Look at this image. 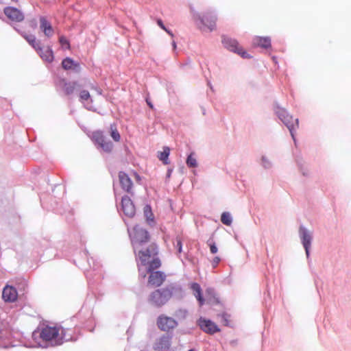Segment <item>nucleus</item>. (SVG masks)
<instances>
[{
	"instance_id": "1",
	"label": "nucleus",
	"mask_w": 351,
	"mask_h": 351,
	"mask_svg": "<svg viewBox=\"0 0 351 351\" xmlns=\"http://www.w3.org/2000/svg\"><path fill=\"white\" fill-rule=\"evenodd\" d=\"M69 329H64L61 326H46L41 328L40 332V339L51 346H59L64 341H69L72 336L69 333Z\"/></svg>"
},
{
	"instance_id": "2",
	"label": "nucleus",
	"mask_w": 351,
	"mask_h": 351,
	"mask_svg": "<svg viewBox=\"0 0 351 351\" xmlns=\"http://www.w3.org/2000/svg\"><path fill=\"white\" fill-rule=\"evenodd\" d=\"M173 295V287L158 289L152 291L148 298L149 303L156 307L165 305Z\"/></svg>"
},
{
	"instance_id": "3",
	"label": "nucleus",
	"mask_w": 351,
	"mask_h": 351,
	"mask_svg": "<svg viewBox=\"0 0 351 351\" xmlns=\"http://www.w3.org/2000/svg\"><path fill=\"white\" fill-rule=\"evenodd\" d=\"M216 16L211 12H206L197 15L196 22L203 32H212L216 29Z\"/></svg>"
},
{
	"instance_id": "4",
	"label": "nucleus",
	"mask_w": 351,
	"mask_h": 351,
	"mask_svg": "<svg viewBox=\"0 0 351 351\" xmlns=\"http://www.w3.org/2000/svg\"><path fill=\"white\" fill-rule=\"evenodd\" d=\"M130 237L132 245L134 249L136 247L148 242L149 240V234L148 232L139 226H135L133 228L132 230L130 233Z\"/></svg>"
},
{
	"instance_id": "5",
	"label": "nucleus",
	"mask_w": 351,
	"mask_h": 351,
	"mask_svg": "<svg viewBox=\"0 0 351 351\" xmlns=\"http://www.w3.org/2000/svg\"><path fill=\"white\" fill-rule=\"evenodd\" d=\"M156 324L160 330L168 332L175 328L178 326V322L171 317L160 315L157 318Z\"/></svg>"
},
{
	"instance_id": "6",
	"label": "nucleus",
	"mask_w": 351,
	"mask_h": 351,
	"mask_svg": "<svg viewBox=\"0 0 351 351\" xmlns=\"http://www.w3.org/2000/svg\"><path fill=\"white\" fill-rule=\"evenodd\" d=\"M223 43L228 49L239 54L242 58H251V56L248 54L241 46L239 45V43L236 40L225 38L223 40Z\"/></svg>"
},
{
	"instance_id": "7",
	"label": "nucleus",
	"mask_w": 351,
	"mask_h": 351,
	"mask_svg": "<svg viewBox=\"0 0 351 351\" xmlns=\"http://www.w3.org/2000/svg\"><path fill=\"white\" fill-rule=\"evenodd\" d=\"M93 141L106 152L110 153L113 149V145L110 141H106V137L101 131H95L92 134Z\"/></svg>"
},
{
	"instance_id": "8",
	"label": "nucleus",
	"mask_w": 351,
	"mask_h": 351,
	"mask_svg": "<svg viewBox=\"0 0 351 351\" xmlns=\"http://www.w3.org/2000/svg\"><path fill=\"white\" fill-rule=\"evenodd\" d=\"M278 114L279 118L282 120V121L288 128L293 138L294 139L293 130L295 128H298V119H293L291 115H289L285 110H281V111L278 112Z\"/></svg>"
},
{
	"instance_id": "9",
	"label": "nucleus",
	"mask_w": 351,
	"mask_h": 351,
	"mask_svg": "<svg viewBox=\"0 0 351 351\" xmlns=\"http://www.w3.org/2000/svg\"><path fill=\"white\" fill-rule=\"evenodd\" d=\"M158 254L157 246L152 243L145 250H141L138 253V258L142 265H146L149 259Z\"/></svg>"
},
{
	"instance_id": "10",
	"label": "nucleus",
	"mask_w": 351,
	"mask_h": 351,
	"mask_svg": "<svg viewBox=\"0 0 351 351\" xmlns=\"http://www.w3.org/2000/svg\"><path fill=\"white\" fill-rule=\"evenodd\" d=\"M199 328L205 332L213 335L220 331L217 325L210 319L200 317L197 321Z\"/></svg>"
},
{
	"instance_id": "11",
	"label": "nucleus",
	"mask_w": 351,
	"mask_h": 351,
	"mask_svg": "<svg viewBox=\"0 0 351 351\" xmlns=\"http://www.w3.org/2000/svg\"><path fill=\"white\" fill-rule=\"evenodd\" d=\"M5 15L11 21L15 22H22L25 16L23 13L16 8L9 6L4 8Z\"/></svg>"
},
{
	"instance_id": "12",
	"label": "nucleus",
	"mask_w": 351,
	"mask_h": 351,
	"mask_svg": "<svg viewBox=\"0 0 351 351\" xmlns=\"http://www.w3.org/2000/svg\"><path fill=\"white\" fill-rule=\"evenodd\" d=\"M121 209L123 213L129 217H134L136 213V208L132 199L127 195L123 196L121 199Z\"/></svg>"
},
{
	"instance_id": "13",
	"label": "nucleus",
	"mask_w": 351,
	"mask_h": 351,
	"mask_svg": "<svg viewBox=\"0 0 351 351\" xmlns=\"http://www.w3.org/2000/svg\"><path fill=\"white\" fill-rule=\"evenodd\" d=\"M150 275L148 278V285L154 287H158L162 285L166 279V276L164 273L156 271L149 272Z\"/></svg>"
},
{
	"instance_id": "14",
	"label": "nucleus",
	"mask_w": 351,
	"mask_h": 351,
	"mask_svg": "<svg viewBox=\"0 0 351 351\" xmlns=\"http://www.w3.org/2000/svg\"><path fill=\"white\" fill-rule=\"evenodd\" d=\"M118 176L122 189L128 193H132L133 183L129 176L123 171H120Z\"/></svg>"
},
{
	"instance_id": "15",
	"label": "nucleus",
	"mask_w": 351,
	"mask_h": 351,
	"mask_svg": "<svg viewBox=\"0 0 351 351\" xmlns=\"http://www.w3.org/2000/svg\"><path fill=\"white\" fill-rule=\"evenodd\" d=\"M40 28L47 38H51L54 34V29L45 16H40L39 19Z\"/></svg>"
},
{
	"instance_id": "16",
	"label": "nucleus",
	"mask_w": 351,
	"mask_h": 351,
	"mask_svg": "<svg viewBox=\"0 0 351 351\" xmlns=\"http://www.w3.org/2000/svg\"><path fill=\"white\" fill-rule=\"evenodd\" d=\"M2 297L5 302H12L16 300L18 293L14 287L6 286L3 290Z\"/></svg>"
},
{
	"instance_id": "17",
	"label": "nucleus",
	"mask_w": 351,
	"mask_h": 351,
	"mask_svg": "<svg viewBox=\"0 0 351 351\" xmlns=\"http://www.w3.org/2000/svg\"><path fill=\"white\" fill-rule=\"evenodd\" d=\"M300 234L302 239V244L306 251L307 256L309 255V248L311 244V234L304 228H300Z\"/></svg>"
},
{
	"instance_id": "18",
	"label": "nucleus",
	"mask_w": 351,
	"mask_h": 351,
	"mask_svg": "<svg viewBox=\"0 0 351 351\" xmlns=\"http://www.w3.org/2000/svg\"><path fill=\"white\" fill-rule=\"evenodd\" d=\"M170 338L167 336H163L160 338L154 345V350H168L170 348Z\"/></svg>"
},
{
	"instance_id": "19",
	"label": "nucleus",
	"mask_w": 351,
	"mask_h": 351,
	"mask_svg": "<svg viewBox=\"0 0 351 351\" xmlns=\"http://www.w3.org/2000/svg\"><path fill=\"white\" fill-rule=\"evenodd\" d=\"M253 45L268 49L271 47V40L269 37L256 36L253 39Z\"/></svg>"
},
{
	"instance_id": "20",
	"label": "nucleus",
	"mask_w": 351,
	"mask_h": 351,
	"mask_svg": "<svg viewBox=\"0 0 351 351\" xmlns=\"http://www.w3.org/2000/svg\"><path fill=\"white\" fill-rule=\"evenodd\" d=\"M40 58L48 62H51L53 60V53L51 48L47 47V48H43L40 47V49H38V51H36Z\"/></svg>"
},
{
	"instance_id": "21",
	"label": "nucleus",
	"mask_w": 351,
	"mask_h": 351,
	"mask_svg": "<svg viewBox=\"0 0 351 351\" xmlns=\"http://www.w3.org/2000/svg\"><path fill=\"white\" fill-rule=\"evenodd\" d=\"M62 66L64 70H79L80 64L71 58H66L62 61Z\"/></svg>"
},
{
	"instance_id": "22",
	"label": "nucleus",
	"mask_w": 351,
	"mask_h": 351,
	"mask_svg": "<svg viewBox=\"0 0 351 351\" xmlns=\"http://www.w3.org/2000/svg\"><path fill=\"white\" fill-rule=\"evenodd\" d=\"M80 85L75 81L74 82H63L62 85V90L64 94L66 95H70L73 94L77 88H78Z\"/></svg>"
},
{
	"instance_id": "23",
	"label": "nucleus",
	"mask_w": 351,
	"mask_h": 351,
	"mask_svg": "<svg viewBox=\"0 0 351 351\" xmlns=\"http://www.w3.org/2000/svg\"><path fill=\"white\" fill-rule=\"evenodd\" d=\"M191 289L194 291V295L199 301V305L202 306L204 302V300L202 295V289L199 284L194 282L191 286Z\"/></svg>"
},
{
	"instance_id": "24",
	"label": "nucleus",
	"mask_w": 351,
	"mask_h": 351,
	"mask_svg": "<svg viewBox=\"0 0 351 351\" xmlns=\"http://www.w3.org/2000/svg\"><path fill=\"white\" fill-rule=\"evenodd\" d=\"M170 154V149L168 147H164L163 151L158 153V158L162 161L165 165L169 164V156Z\"/></svg>"
},
{
	"instance_id": "25",
	"label": "nucleus",
	"mask_w": 351,
	"mask_h": 351,
	"mask_svg": "<svg viewBox=\"0 0 351 351\" xmlns=\"http://www.w3.org/2000/svg\"><path fill=\"white\" fill-rule=\"evenodd\" d=\"M25 39L28 43L34 48L36 51L40 49V43L36 40L35 36L34 35H25L24 36Z\"/></svg>"
},
{
	"instance_id": "26",
	"label": "nucleus",
	"mask_w": 351,
	"mask_h": 351,
	"mask_svg": "<svg viewBox=\"0 0 351 351\" xmlns=\"http://www.w3.org/2000/svg\"><path fill=\"white\" fill-rule=\"evenodd\" d=\"M147 271L152 272L155 269H158L161 266V263L159 258H154L151 262L148 263Z\"/></svg>"
},
{
	"instance_id": "27",
	"label": "nucleus",
	"mask_w": 351,
	"mask_h": 351,
	"mask_svg": "<svg viewBox=\"0 0 351 351\" xmlns=\"http://www.w3.org/2000/svg\"><path fill=\"white\" fill-rule=\"evenodd\" d=\"M110 136L115 142L120 141L121 136L117 130V125L115 124H111L110 127Z\"/></svg>"
},
{
	"instance_id": "28",
	"label": "nucleus",
	"mask_w": 351,
	"mask_h": 351,
	"mask_svg": "<svg viewBox=\"0 0 351 351\" xmlns=\"http://www.w3.org/2000/svg\"><path fill=\"white\" fill-rule=\"evenodd\" d=\"M144 215L147 219L148 223L154 222V215L152 212L151 206L149 205H146L143 208Z\"/></svg>"
},
{
	"instance_id": "29",
	"label": "nucleus",
	"mask_w": 351,
	"mask_h": 351,
	"mask_svg": "<svg viewBox=\"0 0 351 351\" xmlns=\"http://www.w3.org/2000/svg\"><path fill=\"white\" fill-rule=\"evenodd\" d=\"M221 221L224 225L230 226L232 221L230 214L228 212L223 213L221 216Z\"/></svg>"
},
{
	"instance_id": "30",
	"label": "nucleus",
	"mask_w": 351,
	"mask_h": 351,
	"mask_svg": "<svg viewBox=\"0 0 351 351\" xmlns=\"http://www.w3.org/2000/svg\"><path fill=\"white\" fill-rule=\"evenodd\" d=\"M186 165L189 167H196L197 165V160L193 156V154H191L186 159Z\"/></svg>"
},
{
	"instance_id": "31",
	"label": "nucleus",
	"mask_w": 351,
	"mask_h": 351,
	"mask_svg": "<svg viewBox=\"0 0 351 351\" xmlns=\"http://www.w3.org/2000/svg\"><path fill=\"white\" fill-rule=\"evenodd\" d=\"M219 316L221 317V322L223 323V324L226 326H230V315H228V313H223L222 314L219 315Z\"/></svg>"
},
{
	"instance_id": "32",
	"label": "nucleus",
	"mask_w": 351,
	"mask_h": 351,
	"mask_svg": "<svg viewBox=\"0 0 351 351\" xmlns=\"http://www.w3.org/2000/svg\"><path fill=\"white\" fill-rule=\"evenodd\" d=\"M79 97L81 101H87L90 98V95L88 90H82L79 93Z\"/></svg>"
},
{
	"instance_id": "33",
	"label": "nucleus",
	"mask_w": 351,
	"mask_h": 351,
	"mask_svg": "<svg viewBox=\"0 0 351 351\" xmlns=\"http://www.w3.org/2000/svg\"><path fill=\"white\" fill-rule=\"evenodd\" d=\"M187 311L184 309H178L174 313V316L178 319H184L186 317Z\"/></svg>"
},
{
	"instance_id": "34",
	"label": "nucleus",
	"mask_w": 351,
	"mask_h": 351,
	"mask_svg": "<svg viewBox=\"0 0 351 351\" xmlns=\"http://www.w3.org/2000/svg\"><path fill=\"white\" fill-rule=\"evenodd\" d=\"M59 42L62 47H65L66 49H70V44L69 40L63 36H60L59 38Z\"/></svg>"
},
{
	"instance_id": "35",
	"label": "nucleus",
	"mask_w": 351,
	"mask_h": 351,
	"mask_svg": "<svg viewBox=\"0 0 351 351\" xmlns=\"http://www.w3.org/2000/svg\"><path fill=\"white\" fill-rule=\"evenodd\" d=\"M175 247L177 249L178 252L180 254L182 252V241L178 237L176 238Z\"/></svg>"
},
{
	"instance_id": "36",
	"label": "nucleus",
	"mask_w": 351,
	"mask_h": 351,
	"mask_svg": "<svg viewBox=\"0 0 351 351\" xmlns=\"http://www.w3.org/2000/svg\"><path fill=\"white\" fill-rule=\"evenodd\" d=\"M157 23L162 29H164L166 32H167L170 36H173L172 32L165 27V26L164 25L161 19H158Z\"/></svg>"
},
{
	"instance_id": "37",
	"label": "nucleus",
	"mask_w": 351,
	"mask_h": 351,
	"mask_svg": "<svg viewBox=\"0 0 351 351\" xmlns=\"http://www.w3.org/2000/svg\"><path fill=\"white\" fill-rule=\"evenodd\" d=\"M210 250L212 254H216L218 251V249L215 243H210Z\"/></svg>"
},
{
	"instance_id": "38",
	"label": "nucleus",
	"mask_w": 351,
	"mask_h": 351,
	"mask_svg": "<svg viewBox=\"0 0 351 351\" xmlns=\"http://www.w3.org/2000/svg\"><path fill=\"white\" fill-rule=\"evenodd\" d=\"M219 262L220 258L219 256H215L212 261L213 266L215 267L219 264Z\"/></svg>"
},
{
	"instance_id": "39",
	"label": "nucleus",
	"mask_w": 351,
	"mask_h": 351,
	"mask_svg": "<svg viewBox=\"0 0 351 351\" xmlns=\"http://www.w3.org/2000/svg\"><path fill=\"white\" fill-rule=\"evenodd\" d=\"M134 176H135V178H136L137 180L139 181L141 180L140 176H138V173H134Z\"/></svg>"
},
{
	"instance_id": "40",
	"label": "nucleus",
	"mask_w": 351,
	"mask_h": 351,
	"mask_svg": "<svg viewBox=\"0 0 351 351\" xmlns=\"http://www.w3.org/2000/svg\"><path fill=\"white\" fill-rule=\"evenodd\" d=\"M173 47L174 48H176V43H175V42H173Z\"/></svg>"
},
{
	"instance_id": "41",
	"label": "nucleus",
	"mask_w": 351,
	"mask_h": 351,
	"mask_svg": "<svg viewBox=\"0 0 351 351\" xmlns=\"http://www.w3.org/2000/svg\"><path fill=\"white\" fill-rule=\"evenodd\" d=\"M148 105L150 106V108H153L152 104H151L150 103H148Z\"/></svg>"
},
{
	"instance_id": "42",
	"label": "nucleus",
	"mask_w": 351,
	"mask_h": 351,
	"mask_svg": "<svg viewBox=\"0 0 351 351\" xmlns=\"http://www.w3.org/2000/svg\"><path fill=\"white\" fill-rule=\"evenodd\" d=\"M12 1L14 2H16V3L18 2V0H12Z\"/></svg>"
},
{
	"instance_id": "43",
	"label": "nucleus",
	"mask_w": 351,
	"mask_h": 351,
	"mask_svg": "<svg viewBox=\"0 0 351 351\" xmlns=\"http://www.w3.org/2000/svg\"><path fill=\"white\" fill-rule=\"evenodd\" d=\"M188 351H194V350L191 349V350H188Z\"/></svg>"
}]
</instances>
